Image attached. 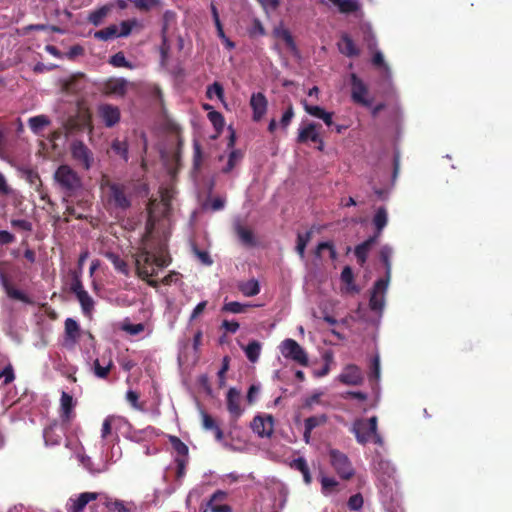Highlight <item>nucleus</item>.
<instances>
[{
	"instance_id": "1",
	"label": "nucleus",
	"mask_w": 512,
	"mask_h": 512,
	"mask_svg": "<svg viewBox=\"0 0 512 512\" xmlns=\"http://www.w3.org/2000/svg\"><path fill=\"white\" fill-rule=\"evenodd\" d=\"M153 225H147L146 232L141 239V245L135 254L136 275L153 287L159 286V281L152 279L157 275L156 268L167 267L171 258L167 252V244L160 238L152 235Z\"/></svg>"
},
{
	"instance_id": "2",
	"label": "nucleus",
	"mask_w": 512,
	"mask_h": 512,
	"mask_svg": "<svg viewBox=\"0 0 512 512\" xmlns=\"http://www.w3.org/2000/svg\"><path fill=\"white\" fill-rule=\"evenodd\" d=\"M54 179L64 192V197H73L82 188L80 176L68 165H60L54 174Z\"/></svg>"
},
{
	"instance_id": "3",
	"label": "nucleus",
	"mask_w": 512,
	"mask_h": 512,
	"mask_svg": "<svg viewBox=\"0 0 512 512\" xmlns=\"http://www.w3.org/2000/svg\"><path fill=\"white\" fill-rule=\"evenodd\" d=\"M378 418L372 416L369 419H357L353 423L352 432L358 443L364 445L373 439L374 443L382 445V437L377 432Z\"/></svg>"
},
{
	"instance_id": "4",
	"label": "nucleus",
	"mask_w": 512,
	"mask_h": 512,
	"mask_svg": "<svg viewBox=\"0 0 512 512\" xmlns=\"http://www.w3.org/2000/svg\"><path fill=\"white\" fill-rule=\"evenodd\" d=\"M279 349L284 358L292 360L301 366H308V355L296 340L291 338L283 340Z\"/></svg>"
},
{
	"instance_id": "5",
	"label": "nucleus",
	"mask_w": 512,
	"mask_h": 512,
	"mask_svg": "<svg viewBox=\"0 0 512 512\" xmlns=\"http://www.w3.org/2000/svg\"><path fill=\"white\" fill-rule=\"evenodd\" d=\"M330 463L335 472L344 480L351 479L354 474V468L348 456L337 449L329 451Z\"/></svg>"
},
{
	"instance_id": "6",
	"label": "nucleus",
	"mask_w": 512,
	"mask_h": 512,
	"mask_svg": "<svg viewBox=\"0 0 512 512\" xmlns=\"http://www.w3.org/2000/svg\"><path fill=\"white\" fill-rule=\"evenodd\" d=\"M351 98L354 103L364 107L372 105V99L368 98L369 90L367 85L355 73L350 75Z\"/></svg>"
},
{
	"instance_id": "7",
	"label": "nucleus",
	"mask_w": 512,
	"mask_h": 512,
	"mask_svg": "<svg viewBox=\"0 0 512 512\" xmlns=\"http://www.w3.org/2000/svg\"><path fill=\"white\" fill-rule=\"evenodd\" d=\"M69 424L53 422L43 431V438L47 446L60 445L66 435Z\"/></svg>"
},
{
	"instance_id": "8",
	"label": "nucleus",
	"mask_w": 512,
	"mask_h": 512,
	"mask_svg": "<svg viewBox=\"0 0 512 512\" xmlns=\"http://www.w3.org/2000/svg\"><path fill=\"white\" fill-rule=\"evenodd\" d=\"M71 154L73 159L85 170H89L91 168L94 160L93 153L82 141H75L72 143Z\"/></svg>"
},
{
	"instance_id": "9",
	"label": "nucleus",
	"mask_w": 512,
	"mask_h": 512,
	"mask_svg": "<svg viewBox=\"0 0 512 512\" xmlns=\"http://www.w3.org/2000/svg\"><path fill=\"white\" fill-rule=\"evenodd\" d=\"M109 200L116 208L126 210L131 206V201L126 195V187L119 183H109Z\"/></svg>"
},
{
	"instance_id": "10",
	"label": "nucleus",
	"mask_w": 512,
	"mask_h": 512,
	"mask_svg": "<svg viewBox=\"0 0 512 512\" xmlns=\"http://www.w3.org/2000/svg\"><path fill=\"white\" fill-rule=\"evenodd\" d=\"M388 283V279H378L375 282L369 300V307L372 311H381L383 309Z\"/></svg>"
},
{
	"instance_id": "11",
	"label": "nucleus",
	"mask_w": 512,
	"mask_h": 512,
	"mask_svg": "<svg viewBox=\"0 0 512 512\" xmlns=\"http://www.w3.org/2000/svg\"><path fill=\"white\" fill-rule=\"evenodd\" d=\"M81 329L79 324L73 318H67L64 322V342L63 346L73 349L79 342Z\"/></svg>"
},
{
	"instance_id": "12",
	"label": "nucleus",
	"mask_w": 512,
	"mask_h": 512,
	"mask_svg": "<svg viewBox=\"0 0 512 512\" xmlns=\"http://www.w3.org/2000/svg\"><path fill=\"white\" fill-rule=\"evenodd\" d=\"M251 428L259 437H271L274 431V418L272 415H257L253 418Z\"/></svg>"
},
{
	"instance_id": "13",
	"label": "nucleus",
	"mask_w": 512,
	"mask_h": 512,
	"mask_svg": "<svg viewBox=\"0 0 512 512\" xmlns=\"http://www.w3.org/2000/svg\"><path fill=\"white\" fill-rule=\"evenodd\" d=\"M98 115L107 128L114 127L121 119L120 109L112 104L99 105Z\"/></svg>"
},
{
	"instance_id": "14",
	"label": "nucleus",
	"mask_w": 512,
	"mask_h": 512,
	"mask_svg": "<svg viewBox=\"0 0 512 512\" xmlns=\"http://www.w3.org/2000/svg\"><path fill=\"white\" fill-rule=\"evenodd\" d=\"M100 496L97 492H83L76 498H70L66 509L68 512H82L91 501H95Z\"/></svg>"
},
{
	"instance_id": "15",
	"label": "nucleus",
	"mask_w": 512,
	"mask_h": 512,
	"mask_svg": "<svg viewBox=\"0 0 512 512\" xmlns=\"http://www.w3.org/2000/svg\"><path fill=\"white\" fill-rule=\"evenodd\" d=\"M250 107L253 111L252 119L259 122L267 112L268 101L262 92L253 93L250 98Z\"/></svg>"
},
{
	"instance_id": "16",
	"label": "nucleus",
	"mask_w": 512,
	"mask_h": 512,
	"mask_svg": "<svg viewBox=\"0 0 512 512\" xmlns=\"http://www.w3.org/2000/svg\"><path fill=\"white\" fill-rule=\"evenodd\" d=\"M363 380L361 369L354 364L347 365L339 375V381L345 385H361Z\"/></svg>"
},
{
	"instance_id": "17",
	"label": "nucleus",
	"mask_w": 512,
	"mask_h": 512,
	"mask_svg": "<svg viewBox=\"0 0 512 512\" xmlns=\"http://www.w3.org/2000/svg\"><path fill=\"white\" fill-rule=\"evenodd\" d=\"M85 86V75L83 73H76L63 81L62 91L68 94H78L85 88Z\"/></svg>"
},
{
	"instance_id": "18",
	"label": "nucleus",
	"mask_w": 512,
	"mask_h": 512,
	"mask_svg": "<svg viewBox=\"0 0 512 512\" xmlns=\"http://www.w3.org/2000/svg\"><path fill=\"white\" fill-rule=\"evenodd\" d=\"M318 127H320V125L316 123H308L304 127L299 128L297 142L302 144L311 141L322 144V138L317 131Z\"/></svg>"
},
{
	"instance_id": "19",
	"label": "nucleus",
	"mask_w": 512,
	"mask_h": 512,
	"mask_svg": "<svg viewBox=\"0 0 512 512\" xmlns=\"http://www.w3.org/2000/svg\"><path fill=\"white\" fill-rule=\"evenodd\" d=\"M74 405L73 397L66 392H62L60 417L64 424H70L71 420L75 417Z\"/></svg>"
},
{
	"instance_id": "20",
	"label": "nucleus",
	"mask_w": 512,
	"mask_h": 512,
	"mask_svg": "<svg viewBox=\"0 0 512 512\" xmlns=\"http://www.w3.org/2000/svg\"><path fill=\"white\" fill-rule=\"evenodd\" d=\"M240 401V391L236 388H230L227 392V410L235 419L239 418L243 412Z\"/></svg>"
},
{
	"instance_id": "21",
	"label": "nucleus",
	"mask_w": 512,
	"mask_h": 512,
	"mask_svg": "<svg viewBox=\"0 0 512 512\" xmlns=\"http://www.w3.org/2000/svg\"><path fill=\"white\" fill-rule=\"evenodd\" d=\"M378 235L370 236L361 244L357 245L354 250V254L357 258V262L362 266L365 264L368 253L372 246L377 242Z\"/></svg>"
},
{
	"instance_id": "22",
	"label": "nucleus",
	"mask_w": 512,
	"mask_h": 512,
	"mask_svg": "<svg viewBox=\"0 0 512 512\" xmlns=\"http://www.w3.org/2000/svg\"><path fill=\"white\" fill-rule=\"evenodd\" d=\"M113 367V361L109 356L107 359L105 356L102 359H95L93 362V372L96 377L100 379H106Z\"/></svg>"
},
{
	"instance_id": "23",
	"label": "nucleus",
	"mask_w": 512,
	"mask_h": 512,
	"mask_svg": "<svg viewBox=\"0 0 512 512\" xmlns=\"http://www.w3.org/2000/svg\"><path fill=\"white\" fill-rule=\"evenodd\" d=\"M339 51L347 57H356L360 54V50L356 47L354 41L348 34L341 36L340 42L338 43Z\"/></svg>"
},
{
	"instance_id": "24",
	"label": "nucleus",
	"mask_w": 512,
	"mask_h": 512,
	"mask_svg": "<svg viewBox=\"0 0 512 512\" xmlns=\"http://www.w3.org/2000/svg\"><path fill=\"white\" fill-rule=\"evenodd\" d=\"M227 496L226 492L222 490H217L214 492L207 503V506L210 508L211 512H232V508L227 504H215L216 501H220L225 499Z\"/></svg>"
},
{
	"instance_id": "25",
	"label": "nucleus",
	"mask_w": 512,
	"mask_h": 512,
	"mask_svg": "<svg viewBox=\"0 0 512 512\" xmlns=\"http://www.w3.org/2000/svg\"><path fill=\"white\" fill-rule=\"evenodd\" d=\"M202 425L205 430H212L215 434V438L217 441H222L224 439V433L222 429L218 426L215 419L208 413L202 412Z\"/></svg>"
},
{
	"instance_id": "26",
	"label": "nucleus",
	"mask_w": 512,
	"mask_h": 512,
	"mask_svg": "<svg viewBox=\"0 0 512 512\" xmlns=\"http://www.w3.org/2000/svg\"><path fill=\"white\" fill-rule=\"evenodd\" d=\"M107 93L124 96L127 90V81L123 78L110 79L106 82Z\"/></svg>"
},
{
	"instance_id": "27",
	"label": "nucleus",
	"mask_w": 512,
	"mask_h": 512,
	"mask_svg": "<svg viewBox=\"0 0 512 512\" xmlns=\"http://www.w3.org/2000/svg\"><path fill=\"white\" fill-rule=\"evenodd\" d=\"M105 506L112 512H133L136 506L133 502H125L123 500H107Z\"/></svg>"
},
{
	"instance_id": "28",
	"label": "nucleus",
	"mask_w": 512,
	"mask_h": 512,
	"mask_svg": "<svg viewBox=\"0 0 512 512\" xmlns=\"http://www.w3.org/2000/svg\"><path fill=\"white\" fill-rule=\"evenodd\" d=\"M392 255H393L392 247H390L389 245H384L381 247L379 256H380V260L384 264L385 270H386L385 277L383 279H388V281H390V277H391V269H392L391 257H392Z\"/></svg>"
},
{
	"instance_id": "29",
	"label": "nucleus",
	"mask_w": 512,
	"mask_h": 512,
	"mask_svg": "<svg viewBox=\"0 0 512 512\" xmlns=\"http://www.w3.org/2000/svg\"><path fill=\"white\" fill-rule=\"evenodd\" d=\"M105 257L113 264L114 268L125 276H129L130 269L127 262L114 252H107Z\"/></svg>"
},
{
	"instance_id": "30",
	"label": "nucleus",
	"mask_w": 512,
	"mask_h": 512,
	"mask_svg": "<svg viewBox=\"0 0 512 512\" xmlns=\"http://www.w3.org/2000/svg\"><path fill=\"white\" fill-rule=\"evenodd\" d=\"M69 197H64L63 201L67 203L65 214L68 216H73L76 219H85L86 215L83 213L85 210L86 202L85 201H79L78 202V208L74 206L72 202L68 200Z\"/></svg>"
},
{
	"instance_id": "31",
	"label": "nucleus",
	"mask_w": 512,
	"mask_h": 512,
	"mask_svg": "<svg viewBox=\"0 0 512 512\" xmlns=\"http://www.w3.org/2000/svg\"><path fill=\"white\" fill-rule=\"evenodd\" d=\"M50 123L51 121L46 115H37L28 120L29 128L35 134H39Z\"/></svg>"
},
{
	"instance_id": "32",
	"label": "nucleus",
	"mask_w": 512,
	"mask_h": 512,
	"mask_svg": "<svg viewBox=\"0 0 512 512\" xmlns=\"http://www.w3.org/2000/svg\"><path fill=\"white\" fill-rule=\"evenodd\" d=\"M388 216H387V210L385 207H379L373 217V224L376 228L375 235L380 236L382 233V230L387 225Z\"/></svg>"
},
{
	"instance_id": "33",
	"label": "nucleus",
	"mask_w": 512,
	"mask_h": 512,
	"mask_svg": "<svg viewBox=\"0 0 512 512\" xmlns=\"http://www.w3.org/2000/svg\"><path fill=\"white\" fill-rule=\"evenodd\" d=\"M290 466H291V468L296 469L301 472V474L303 475L304 482L306 484H310L312 482V477L310 474L308 464L303 457L294 459L291 462Z\"/></svg>"
},
{
	"instance_id": "34",
	"label": "nucleus",
	"mask_w": 512,
	"mask_h": 512,
	"mask_svg": "<svg viewBox=\"0 0 512 512\" xmlns=\"http://www.w3.org/2000/svg\"><path fill=\"white\" fill-rule=\"evenodd\" d=\"M236 232L243 245L248 247L256 246L257 242L252 230L243 226H238Z\"/></svg>"
},
{
	"instance_id": "35",
	"label": "nucleus",
	"mask_w": 512,
	"mask_h": 512,
	"mask_svg": "<svg viewBox=\"0 0 512 512\" xmlns=\"http://www.w3.org/2000/svg\"><path fill=\"white\" fill-rule=\"evenodd\" d=\"M76 297L81 305L83 314L86 316H90L94 309V300L92 299V297L88 294L86 290L80 291V294L76 295Z\"/></svg>"
},
{
	"instance_id": "36",
	"label": "nucleus",
	"mask_w": 512,
	"mask_h": 512,
	"mask_svg": "<svg viewBox=\"0 0 512 512\" xmlns=\"http://www.w3.org/2000/svg\"><path fill=\"white\" fill-rule=\"evenodd\" d=\"M238 288L242 294L247 297L255 296L260 292V285L256 279L242 282L239 284Z\"/></svg>"
},
{
	"instance_id": "37",
	"label": "nucleus",
	"mask_w": 512,
	"mask_h": 512,
	"mask_svg": "<svg viewBox=\"0 0 512 512\" xmlns=\"http://www.w3.org/2000/svg\"><path fill=\"white\" fill-rule=\"evenodd\" d=\"M169 442L174 451L178 454L177 458H188V446L177 436H169Z\"/></svg>"
},
{
	"instance_id": "38",
	"label": "nucleus",
	"mask_w": 512,
	"mask_h": 512,
	"mask_svg": "<svg viewBox=\"0 0 512 512\" xmlns=\"http://www.w3.org/2000/svg\"><path fill=\"white\" fill-rule=\"evenodd\" d=\"M246 357L252 363H255L260 356L261 344L258 341H251L244 349Z\"/></svg>"
},
{
	"instance_id": "39",
	"label": "nucleus",
	"mask_w": 512,
	"mask_h": 512,
	"mask_svg": "<svg viewBox=\"0 0 512 512\" xmlns=\"http://www.w3.org/2000/svg\"><path fill=\"white\" fill-rule=\"evenodd\" d=\"M249 307H251V305H249V304H242L237 301H231V302L225 303L222 306L221 311L229 312V313H233V314H240V313H245Z\"/></svg>"
},
{
	"instance_id": "40",
	"label": "nucleus",
	"mask_w": 512,
	"mask_h": 512,
	"mask_svg": "<svg viewBox=\"0 0 512 512\" xmlns=\"http://www.w3.org/2000/svg\"><path fill=\"white\" fill-rule=\"evenodd\" d=\"M312 237V231H307L306 233H298L297 235V245L296 251L301 258L305 256V249L307 244L310 242Z\"/></svg>"
},
{
	"instance_id": "41",
	"label": "nucleus",
	"mask_w": 512,
	"mask_h": 512,
	"mask_svg": "<svg viewBox=\"0 0 512 512\" xmlns=\"http://www.w3.org/2000/svg\"><path fill=\"white\" fill-rule=\"evenodd\" d=\"M94 37L102 41H107L114 37H118V28L116 25H110L104 29L96 31Z\"/></svg>"
},
{
	"instance_id": "42",
	"label": "nucleus",
	"mask_w": 512,
	"mask_h": 512,
	"mask_svg": "<svg viewBox=\"0 0 512 512\" xmlns=\"http://www.w3.org/2000/svg\"><path fill=\"white\" fill-rule=\"evenodd\" d=\"M206 97L208 99H213L217 97L220 101H224V88L223 85L219 82H214L209 85L206 90Z\"/></svg>"
},
{
	"instance_id": "43",
	"label": "nucleus",
	"mask_w": 512,
	"mask_h": 512,
	"mask_svg": "<svg viewBox=\"0 0 512 512\" xmlns=\"http://www.w3.org/2000/svg\"><path fill=\"white\" fill-rule=\"evenodd\" d=\"M111 149L113 150V152L119 155L124 161H128V144L126 141H120L118 139H115L111 144Z\"/></svg>"
},
{
	"instance_id": "44",
	"label": "nucleus",
	"mask_w": 512,
	"mask_h": 512,
	"mask_svg": "<svg viewBox=\"0 0 512 512\" xmlns=\"http://www.w3.org/2000/svg\"><path fill=\"white\" fill-rule=\"evenodd\" d=\"M243 154L240 150H232L229 154L226 166L222 169V172L227 174L230 173L236 164L242 159Z\"/></svg>"
},
{
	"instance_id": "45",
	"label": "nucleus",
	"mask_w": 512,
	"mask_h": 512,
	"mask_svg": "<svg viewBox=\"0 0 512 512\" xmlns=\"http://www.w3.org/2000/svg\"><path fill=\"white\" fill-rule=\"evenodd\" d=\"M328 421V417L325 414L311 416L305 420V428L307 432H312L318 426L324 425Z\"/></svg>"
},
{
	"instance_id": "46",
	"label": "nucleus",
	"mask_w": 512,
	"mask_h": 512,
	"mask_svg": "<svg viewBox=\"0 0 512 512\" xmlns=\"http://www.w3.org/2000/svg\"><path fill=\"white\" fill-rule=\"evenodd\" d=\"M274 33L278 38L282 39L285 42L286 46L290 50H296V44L294 42L293 36L288 29L279 28L276 29Z\"/></svg>"
},
{
	"instance_id": "47",
	"label": "nucleus",
	"mask_w": 512,
	"mask_h": 512,
	"mask_svg": "<svg viewBox=\"0 0 512 512\" xmlns=\"http://www.w3.org/2000/svg\"><path fill=\"white\" fill-rule=\"evenodd\" d=\"M108 9L106 7H101L93 12H91L88 16V21L95 26H98L102 23L103 19L107 16Z\"/></svg>"
},
{
	"instance_id": "48",
	"label": "nucleus",
	"mask_w": 512,
	"mask_h": 512,
	"mask_svg": "<svg viewBox=\"0 0 512 512\" xmlns=\"http://www.w3.org/2000/svg\"><path fill=\"white\" fill-rule=\"evenodd\" d=\"M207 117L216 130H221L224 127V117L220 112L211 110L208 112Z\"/></svg>"
},
{
	"instance_id": "49",
	"label": "nucleus",
	"mask_w": 512,
	"mask_h": 512,
	"mask_svg": "<svg viewBox=\"0 0 512 512\" xmlns=\"http://www.w3.org/2000/svg\"><path fill=\"white\" fill-rule=\"evenodd\" d=\"M114 67H124V68H132V64L128 62L125 58V55L122 52H118L114 54L109 61Z\"/></svg>"
},
{
	"instance_id": "50",
	"label": "nucleus",
	"mask_w": 512,
	"mask_h": 512,
	"mask_svg": "<svg viewBox=\"0 0 512 512\" xmlns=\"http://www.w3.org/2000/svg\"><path fill=\"white\" fill-rule=\"evenodd\" d=\"M138 25L139 23L136 19L122 21L120 23V31L118 32V37H127L131 33L132 29Z\"/></svg>"
},
{
	"instance_id": "51",
	"label": "nucleus",
	"mask_w": 512,
	"mask_h": 512,
	"mask_svg": "<svg viewBox=\"0 0 512 512\" xmlns=\"http://www.w3.org/2000/svg\"><path fill=\"white\" fill-rule=\"evenodd\" d=\"M323 250H329L330 258L335 260L337 258V252L334 245L331 242H320L316 248V256L320 257Z\"/></svg>"
},
{
	"instance_id": "52",
	"label": "nucleus",
	"mask_w": 512,
	"mask_h": 512,
	"mask_svg": "<svg viewBox=\"0 0 512 512\" xmlns=\"http://www.w3.org/2000/svg\"><path fill=\"white\" fill-rule=\"evenodd\" d=\"M301 104L303 105L305 112L313 117L320 119L323 113L325 112V110L319 106L308 104L305 99L301 101Z\"/></svg>"
},
{
	"instance_id": "53",
	"label": "nucleus",
	"mask_w": 512,
	"mask_h": 512,
	"mask_svg": "<svg viewBox=\"0 0 512 512\" xmlns=\"http://www.w3.org/2000/svg\"><path fill=\"white\" fill-rule=\"evenodd\" d=\"M380 377V358L378 355H375L371 360V366H370V373L369 378L370 380H378Z\"/></svg>"
},
{
	"instance_id": "54",
	"label": "nucleus",
	"mask_w": 512,
	"mask_h": 512,
	"mask_svg": "<svg viewBox=\"0 0 512 512\" xmlns=\"http://www.w3.org/2000/svg\"><path fill=\"white\" fill-rule=\"evenodd\" d=\"M122 330L130 335H138L145 330V325L143 323H123Z\"/></svg>"
},
{
	"instance_id": "55",
	"label": "nucleus",
	"mask_w": 512,
	"mask_h": 512,
	"mask_svg": "<svg viewBox=\"0 0 512 512\" xmlns=\"http://www.w3.org/2000/svg\"><path fill=\"white\" fill-rule=\"evenodd\" d=\"M70 291L74 293L75 295L80 294V291H85L80 275L74 271L72 274V281L70 284Z\"/></svg>"
},
{
	"instance_id": "56",
	"label": "nucleus",
	"mask_w": 512,
	"mask_h": 512,
	"mask_svg": "<svg viewBox=\"0 0 512 512\" xmlns=\"http://www.w3.org/2000/svg\"><path fill=\"white\" fill-rule=\"evenodd\" d=\"M175 19H176V13L174 11L166 10L163 13V16H162L163 24H162L161 34H167L168 29H169V24L171 22H173Z\"/></svg>"
},
{
	"instance_id": "57",
	"label": "nucleus",
	"mask_w": 512,
	"mask_h": 512,
	"mask_svg": "<svg viewBox=\"0 0 512 512\" xmlns=\"http://www.w3.org/2000/svg\"><path fill=\"white\" fill-rule=\"evenodd\" d=\"M293 117H294V109H293V105L290 103L280 119L281 127L283 129H286L289 126V124L291 123V120Z\"/></svg>"
},
{
	"instance_id": "58",
	"label": "nucleus",
	"mask_w": 512,
	"mask_h": 512,
	"mask_svg": "<svg viewBox=\"0 0 512 512\" xmlns=\"http://www.w3.org/2000/svg\"><path fill=\"white\" fill-rule=\"evenodd\" d=\"M363 502L364 501L362 495L357 493L349 498L347 505L350 510L357 511L362 508Z\"/></svg>"
},
{
	"instance_id": "59",
	"label": "nucleus",
	"mask_w": 512,
	"mask_h": 512,
	"mask_svg": "<svg viewBox=\"0 0 512 512\" xmlns=\"http://www.w3.org/2000/svg\"><path fill=\"white\" fill-rule=\"evenodd\" d=\"M11 225L13 228L21 229L27 232H31L33 229L32 223L25 219H12Z\"/></svg>"
},
{
	"instance_id": "60",
	"label": "nucleus",
	"mask_w": 512,
	"mask_h": 512,
	"mask_svg": "<svg viewBox=\"0 0 512 512\" xmlns=\"http://www.w3.org/2000/svg\"><path fill=\"white\" fill-rule=\"evenodd\" d=\"M113 420V416H108L104 419L101 428V437L103 439H106L111 434Z\"/></svg>"
},
{
	"instance_id": "61",
	"label": "nucleus",
	"mask_w": 512,
	"mask_h": 512,
	"mask_svg": "<svg viewBox=\"0 0 512 512\" xmlns=\"http://www.w3.org/2000/svg\"><path fill=\"white\" fill-rule=\"evenodd\" d=\"M126 400L130 403V405L135 409H142V406L139 404V394L136 391L129 390L126 393Z\"/></svg>"
},
{
	"instance_id": "62",
	"label": "nucleus",
	"mask_w": 512,
	"mask_h": 512,
	"mask_svg": "<svg viewBox=\"0 0 512 512\" xmlns=\"http://www.w3.org/2000/svg\"><path fill=\"white\" fill-rule=\"evenodd\" d=\"M26 179L30 185L34 186L35 188L39 186L41 187L43 185L39 174L33 170H28L26 172Z\"/></svg>"
},
{
	"instance_id": "63",
	"label": "nucleus",
	"mask_w": 512,
	"mask_h": 512,
	"mask_svg": "<svg viewBox=\"0 0 512 512\" xmlns=\"http://www.w3.org/2000/svg\"><path fill=\"white\" fill-rule=\"evenodd\" d=\"M177 471L176 476L177 478H182L186 473V465H187V458H176L175 459Z\"/></svg>"
},
{
	"instance_id": "64",
	"label": "nucleus",
	"mask_w": 512,
	"mask_h": 512,
	"mask_svg": "<svg viewBox=\"0 0 512 512\" xmlns=\"http://www.w3.org/2000/svg\"><path fill=\"white\" fill-rule=\"evenodd\" d=\"M239 327H240V325L237 321L224 320L221 324V328L231 334L236 333L238 331Z\"/></svg>"
}]
</instances>
